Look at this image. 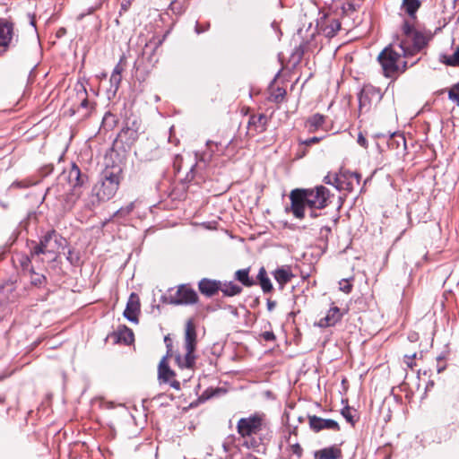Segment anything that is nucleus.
Returning <instances> with one entry per match:
<instances>
[{
	"mask_svg": "<svg viewBox=\"0 0 459 459\" xmlns=\"http://www.w3.org/2000/svg\"><path fill=\"white\" fill-rule=\"evenodd\" d=\"M276 306V302L275 301H273V300H268L267 301V308L269 311H272Z\"/></svg>",
	"mask_w": 459,
	"mask_h": 459,
	"instance_id": "44",
	"label": "nucleus"
},
{
	"mask_svg": "<svg viewBox=\"0 0 459 459\" xmlns=\"http://www.w3.org/2000/svg\"><path fill=\"white\" fill-rule=\"evenodd\" d=\"M342 455V450L336 446L317 450L314 454L316 459H340Z\"/></svg>",
	"mask_w": 459,
	"mask_h": 459,
	"instance_id": "15",
	"label": "nucleus"
},
{
	"mask_svg": "<svg viewBox=\"0 0 459 459\" xmlns=\"http://www.w3.org/2000/svg\"><path fill=\"white\" fill-rule=\"evenodd\" d=\"M208 28H209V24H207V25L204 27V26H201V25H199L198 23H196V25H195V32H196L197 34H200V33H202V32H204V31L207 30H208Z\"/></svg>",
	"mask_w": 459,
	"mask_h": 459,
	"instance_id": "39",
	"label": "nucleus"
},
{
	"mask_svg": "<svg viewBox=\"0 0 459 459\" xmlns=\"http://www.w3.org/2000/svg\"><path fill=\"white\" fill-rule=\"evenodd\" d=\"M420 6V0H403L402 9L412 19L415 18V13Z\"/></svg>",
	"mask_w": 459,
	"mask_h": 459,
	"instance_id": "22",
	"label": "nucleus"
},
{
	"mask_svg": "<svg viewBox=\"0 0 459 459\" xmlns=\"http://www.w3.org/2000/svg\"><path fill=\"white\" fill-rule=\"evenodd\" d=\"M197 301L196 291L186 285L179 286L172 299V303L176 305H193Z\"/></svg>",
	"mask_w": 459,
	"mask_h": 459,
	"instance_id": "7",
	"label": "nucleus"
},
{
	"mask_svg": "<svg viewBox=\"0 0 459 459\" xmlns=\"http://www.w3.org/2000/svg\"><path fill=\"white\" fill-rule=\"evenodd\" d=\"M122 72H123V67L121 66L120 64H117L115 66V68L111 74V76L109 79V82H110L109 91H112L114 93H116V91L119 88V85H120V82L122 80Z\"/></svg>",
	"mask_w": 459,
	"mask_h": 459,
	"instance_id": "18",
	"label": "nucleus"
},
{
	"mask_svg": "<svg viewBox=\"0 0 459 459\" xmlns=\"http://www.w3.org/2000/svg\"><path fill=\"white\" fill-rule=\"evenodd\" d=\"M309 426L315 432H319L323 429H331L338 431L340 429L337 421L330 419H323L316 415L308 416Z\"/></svg>",
	"mask_w": 459,
	"mask_h": 459,
	"instance_id": "9",
	"label": "nucleus"
},
{
	"mask_svg": "<svg viewBox=\"0 0 459 459\" xmlns=\"http://www.w3.org/2000/svg\"><path fill=\"white\" fill-rule=\"evenodd\" d=\"M322 139H323V137L314 136V137L308 138L307 140L304 141L302 143L306 144V145H312L314 143H319Z\"/></svg>",
	"mask_w": 459,
	"mask_h": 459,
	"instance_id": "35",
	"label": "nucleus"
},
{
	"mask_svg": "<svg viewBox=\"0 0 459 459\" xmlns=\"http://www.w3.org/2000/svg\"><path fill=\"white\" fill-rule=\"evenodd\" d=\"M443 62L451 66H459V47L451 56H444Z\"/></svg>",
	"mask_w": 459,
	"mask_h": 459,
	"instance_id": "27",
	"label": "nucleus"
},
{
	"mask_svg": "<svg viewBox=\"0 0 459 459\" xmlns=\"http://www.w3.org/2000/svg\"><path fill=\"white\" fill-rule=\"evenodd\" d=\"M339 289L344 293H350L352 290V285L347 279H342L339 281Z\"/></svg>",
	"mask_w": 459,
	"mask_h": 459,
	"instance_id": "31",
	"label": "nucleus"
},
{
	"mask_svg": "<svg viewBox=\"0 0 459 459\" xmlns=\"http://www.w3.org/2000/svg\"><path fill=\"white\" fill-rule=\"evenodd\" d=\"M198 288L202 294L212 297L220 290L221 281L204 278L199 281Z\"/></svg>",
	"mask_w": 459,
	"mask_h": 459,
	"instance_id": "13",
	"label": "nucleus"
},
{
	"mask_svg": "<svg viewBox=\"0 0 459 459\" xmlns=\"http://www.w3.org/2000/svg\"><path fill=\"white\" fill-rule=\"evenodd\" d=\"M265 427L264 415L254 414L241 418L237 424V431L242 437H249L257 435Z\"/></svg>",
	"mask_w": 459,
	"mask_h": 459,
	"instance_id": "5",
	"label": "nucleus"
},
{
	"mask_svg": "<svg viewBox=\"0 0 459 459\" xmlns=\"http://www.w3.org/2000/svg\"><path fill=\"white\" fill-rule=\"evenodd\" d=\"M60 247L59 238L55 231L47 233L36 245L31 251V255H39L40 254H56Z\"/></svg>",
	"mask_w": 459,
	"mask_h": 459,
	"instance_id": "6",
	"label": "nucleus"
},
{
	"mask_svg": "<svg viewBox=\"0 0 459 459\" xmlns=\"http://www.w3.org/2000/svg\"><path fill=\"white\" fill-rule=\"evenodd\" d=\"M342 317V313L338 307H332L326 315L319 319L316 325L319 327H330L338 323Z\"/></svg>",
	"mask_w": 459,
	"mask_h": 459,
	"instance_id": "12",
	"label": "nucleus"
},
{
	"mask_svg": "<svg viewBox=\"0 0 459 459\" xmlns=\"http://www.w3.org/2000/svg\"><path fill=\"white\" fill-rule=\"evenodd\" d=\"M78 93H81L82 96L87 95L86 90L82 86H80V90H79Z\"/></svg>",
	"mask_w": 459,
	"mask_h": 459,
	"instance_id": "47",
	"label": "nucleus"
},
{
	"mask_svg": "<svg viewBox=\"0 0 459 459\" xmlns=\"http://www.w3.org/2000/svg\"><path fill=\"white\" fill-rule=\"evenodd\" d=\"M118 341L130 344L134 342V333L126 326H123L118 330Z\"/></svg>",
	"mask_w": 459,
	"mask_h": 459,
	"instance_id": "26",
	"label": "nucleus"
},
{
	"mask_svg": "<svg viewBox=\"0 0 459 459\" xmlns=\"http://www.w3.org/2000/svg\"><path fill=\"white\" fill-rule=\"evenodd\" d=\"M43 275L36 274L35 277L32 279V283L35 285L41 284L44 280Z\"/></svg>",
	"mask_w": 459,
	"mask_h": 459,
	"instance_id": "38",
	"label": "nucleus"
},
{
	"mask_svg": "<svg viewBox=\"0 0 459 459\" xmlns=\"http://www.w3.org/2000/svg\"><path fill=\"white\" fill-rule=\"evenodd\" d=\"M331 232V228L328 226H323L320 230L321 237H326Z\"/></svg>",
	"mask_w": 459,
	"mask_h": 459,
	"instance_id": "41",
	"label": "nucleus"
},
{
	"mask_svg": "<svg viewBox=\"0 0 459 459\" xmlns=\"http://www.w3.org/2000/svg\"><path fill=\"white\" fill-rule=\"evenodd\" d=\"M170 385H171L173 388L177 389V390H178V389L180 388V384H179V382H178V381H177V380H173V381H171V382H170Z\"/></svg>",
	"mask_w": 459,
	"mask_h": 459,
	"instance_id": "45",
	"label": "nucleus"
},
{
	"mask_svg": "<svg viewBox=\"0 0 459 459\" xmlns=\"http://www.w3.org/2000/svg\"><path fill=\"white\" fill-rule=\"evenodd\" d=\"M341 29V22L337 19L328 21V23L323 28L325 35L328 38H333Z\"/></svg>",
	"mask_w": 459,
	"mask_h": 459,
	"instance_id": "23",
	"label": "nucleus"
},
{
	"mask_svg": "<svg viewBox=\"0 0 459 459\" xmlns=\"http://www.w3.org/2000/svg\"><path fill=\"white\" fill-rule=\"evenodd\" d=\"M359 108L362 109L363 107H364V97L361 96L360 99H359Z\"/></svg>",
	"mask_w": 459,
	"mask_h": 459,
	"instance_id": "49",
	"label": "nucleus"
},
{
	"mask_svg": "<svg viewBox=\"0 0 459 459\" xmlns=\"http://www.w3.org/2000/svg\"><path fill=\"white\" fill-rule=\"evenodd\" d=\"M325 121V117L321 114H314L309 117L306 121V128L309 133H315L317 130L323 128Z\"/></svg>",
	"mask_w": 459,
	"mask_h": 459,
	"instance_id": "17",
	"label": "nucleus"
},
{
	"mask_svg": "<svg viewBox=\"0 0 459 459\" xmlns=\"http://www.w3.org/2000/svg\"><path fill=\"white\" fill-rule=\"evenodd\" d=\"M267 117L264 114L253 115L249 117L247 128L250 132L262 133L265 130Z\"/></svg>",
	"mask_w": 459,
	"mask_h": 459,
	"instance_id": "14",
	"label": "nucleus"
},
{
	"mask_svg": "<svg viewBox=\"0 0 459 459\" xmlns=\"http://www.w3.org/2000/svg\"><path fill=\"white\" fill-rule=\"evenodd\" d=\"M30 185H32V183L30 181H15L12 184V186L21 188V187H28Z\"/></svg>",
	"mask_w": 459,
	"mask_h": 459,
	"instance_id": "33",
	"label": "nucleus"
},
{
	"mask_svg": "<svg viewBox=\"0 0 459 459\" xmlns=\"http://www.w3.org/2000/svg\"><path fill=\"white\" fill-rule=\"evenodd\" d=\"M196 348V332L194 324L188 321L186 325L184 349L186 353L184 355H177L176 361L180 368L193 369L195 365L196 357L195 351Z\"/></svg>",
	"mask_w": 459,
	"mask_h": 459,
	"instance_id": "4",
	"label": "nucleus"
},
{
	"mask_svg": "<svg viewBox=\"0 0 459 459\" xmlns=\"http://www.w3.org/2000/svg\"><path fill=\"white\" fill-rule=\"evenodd\" d=\"M262 336L265 341H273L275 339V335L273 332H264Z\"/></svg>",
	"mask_w": 459,
	"mask_h": 459,
	"instance_id": "36",
	"label": "nucleus"
},
{
	"mask_svg": "<svg viewBox=\"0 0 459 459\" xmlns=\"http://www.w3.org/2000/svg\"><path fill=\"white\" fill-rule=\"evenodd\" d=\"M289 444H290V451L298 455L299 457H300L302 455V452H303V449L302 447L300 446V445L297 442L295 443H292L291 442V437L290 436L289 437V440H288Z\"/></svg>",
	"mask_w": 459,
	"mask_h": 459,
	"instance_id": "30",
	"label": "nucleus"
},
{
	"mask_svg": "<svg viewBox=\"0 0 459 459\" xmlns=\"http://www.w3.org/2000/svg\"><path fill=\"white\" fill-rule=\"evenodd\" d=\"M13 25L6 20L0 19V48L4 52L12 42Z\"/></svg>",
	"mask_w": 459,
	"mask_h": 459,
	"instance_id": "11",
	"label": "nucleus"
},
{
	"mask_svg": "<svg viewBox=\"0 0 459 459\" xmlns=\"http://www.w3.org/2000/svg\"><path fill=\"white\" fill-rule=\"evenodd\" d=\"M140 313V299L137 294L132 293L128 299L124 316L133 323H138V315Z\"/></svg>",
	"mask_w": 459,
	"mask_h": 459,
	"instance_id": "10",
	"label": "nucleus"
},
{
	"mask_svg": "<svg viewBox=\"0 0 459 459\" xmlns=\"http://www.w3.org/2000/svg\"><path fill=\"white\" fill-rule=\"evenodd\" d=\"M359 181L360 176L355 172L334 176V186L338 190L351 192L354 188V184L359 185Z\"/></svg>",
	"mask_w": 459,
	"mask_h": 459,
	"instance_id": "8",
	"label": "nucleus"
},
{
	"mask_svg": "<svg viewBox=\"0 0 459 459\" xmlns=\"http://www.w3.org/2000/svg\"><path fill=\"white\" fill-rule=\"evenodd\" d=\"M208 28H209V24H207V25L204 27V26H201V25H199L198 23H196V25H195V32H196L197 34H200V33H202V32H204V31L207 30H208Z\"/></svg>",
	"mask_w": 459,
	"mask_h": 459,
	"instance_id": "40",
	"label": "nucleus"
},
{
	"mask_svg": "<svg viewBox=\"0 0 459 459\" xmlns=\"http://www.w3.org/2000/svg\"><path fill=\"white\" fill-rule=\"evenodd\" d=\"M67 259L70 260L72 264H76L79 261V256L77 255H74V252L70 250Z\"/></svg>",
	"mask_w": 459,
	"mask_h": 459,
	"instance_id": "37",
	"label": "nucleus"
},
{
	"mask_svg": "<svg viewBox=\"0 0 459 459\" xmlns=\"http://www.w3.org/2000/svg\"><path fill=\"white\" fill-rule=\"evenodd\" d=\"M415 357V354L412 355V357L405 356L404 362L407 364L408 367L412 368L413 367V358Z\"/></svg>",
	"mask_w": 459,
	"mask_h": 459,
	"instance_id": "42",
	"label": "nucleus"
},
{
	"mask_svg": "<svg viewBox=\"0 0 459 459\" xmlns=\"http://www.w3.org/2000/svg\"><path fill=\"white\" fill-rule=\"evenodd\" d=\"M289 197L290 206L286 208V212L301 220L305 217L306 206L311 210L323 209L327 206L330 192L324 186H317L314 188H296L290 191ZM310 216L315 218L317 214L311 211Z\"/></svg>",
	"mask_w": 459,
	"mask_h": 459,
	"instance_id": "2",
	"label": "nucleus"
},
{
	"mask_svg": "<svg viewBox=\"0 0 459 459\" xmlns=\"http://www.w3.org/2000/svg\"><path fill=\"white\" fill-rule=\"evenodd\" d=\"M357 143L363 148H368V141L362 133L359 134Z\"/></svg>",
	"mask_w": 459,
	"mask_h": 459,
	"instance_id": "34",
	"label": "nucleus"
},
{
	"mask_svg": "<svg viewBox=\"0 0 459 459\" xmlns=\"http://www.w3.org/2000/svg\"><path fill=\"white\" fill-rule=\"evenodd\" d=\"M293 274L289 269L279 268L274 272V279L279 283L280 288L283 289L284 285L289 282Z\"/></svg>",
	"mask_w": 459,
	"mask_h": 459,
	"instance_id": "19",
	"label": "nucleus"
},
{
	"mask_svg": "<svg viewBox=\"0 0 459 459\" xmlns=\"http://www.w3.org/2000/svg\"><path fill=\"white\" fill-rule=\"evenodd\" d=\"M429 40L428 34L415 29L409 21H405L397 41L390 44L378 55L377 59L385 76L394 77L399 73H403L407 68V62L403 57L416 55Z\"/></svg>",
	"mask_w": 459,
	"mask_h": 459,
	"instance_id": "1",
	"label": "nucleus"
},
{
	"mask_svg": "<svg viewBox=\"0 0 459 459\" xmlns=\"http://www.w3.org/2000/svg\"><path fill=\"white\" fill-rule=\"evenodd\" d=\"M325 184H330L334 186V176L331 177L330 175L326 176L324 179Z\"/></svg>",
	"mask_w": 459,
	"mask_h": 459,
	"instance_id": "43",
	"label": "nucleus"
},
{
	"mask_svg": "<svg viewBox=\"0 0 459 459\" xmlns=\"http://www.w3.org/2000/svg\"><path fill=\"white\" fill-rule=\"evenodd\" d=\"M121 179V167L114 166L105 169L101 179L93 186L91 195L86 201L85 205L89 209H93L101 202L110 200L117 193Z\"/></svg>",
	"mask_w": 459,
	"mask_h": 459,
	"instance_id": "3",
	"label": "nucleus"
},
{
	"mask_svg": "<svg viewBox=\"0 0 459 459\" xmlns=\"http://www.w3.org/2000/svg\"><path fill=\"white\" fill-rule=\"evenodd\" d=\"M81 106H82V108H87V106H88V100H87V98H86V97L82 99V102H81Z\"/></svg>",
	"mask_w": 459,
	"mask_h": 459,
	"instance_id": "46",
	"label": "nucleus"
},
{
	"mask_svg": "<svg viewBox=\"0 0 459 459\" xmlns=\"http://www.w3.org/2000/svg\"><path fill=\"white\" fill-rule=\"evenodd\" d=\"M68 179H69L70 184L74 187L82 186L84 182V180L81 175V170L75 164H74L72 166V168L70 169V170L68 172Z\"/></svg>",
	"mask_w": 459,
	"mask_h": 459,
	"instance_id": "20",
	"label": "nucleus"
},
{
	"mask_svg": "<svg viewBox=\"0 0 459 459\" xmlns=\"http://www.w3.org/2000/svg\"><path fill=\"white\" fill-rule=\"evenodd\" d=\"M134 202H131L130 204H128L127 205L120 208L118 211H117L116 212V216L117 217H126L127 216L129 213L132 212V211L134 210Z\"/></svg>",
	"mask_w": 459,
	"mask_h": 459,
	"instance_id": "29",
	"label": "nucleus"
},
{
	"mask_svg": "<svg viewBox=\"0 0 459 459\" xmlns=\"http://www.w3.org/2000/svg\"><path fill=\"white\" fill-rule=\"evenodd\" d=\"M449 99L459 106V86L453 88L448 93Z\"/></svg>",
	"mask_w": 459,
	"mask_h": 459,
	"instance_id": "32",
	"label": "nucleus"
},
{
	"mask_svg": "<svg viewBox=\"0 0 459 459\" xmlns=\"http://www.w3.org/2000/svg\"><path fill=\"white\" fill-rule=\"evenodd\" d=\"M164 341H165V342L167 343V347H168V349H169L168 353H169V351H170V346H171V345H170V343H169L170 340H169V337H165Z\"/></svg>",
	"mask_w": 459,
	"mask_h": 459,
	"instance_id": "48",
	"label": "nucleus"
},
{
	"mask_svg": "<svg viewBox=\"0 0 459 459\" xmlns=\"http://www.w3.org/2000/svg\"><path fill=\"white\" fill-rule=\"evenodd\" d=\"M247 459H258L257 457L254 456V455H250L248 458Z\"/></svg>",
	"mask_w": 459,
	"mask_h": 459,
	"instance_id": "50",
	"label": "nucleus"
},
{
	"mask_svg": "<svg viewBox=\"0 0 459 459\" xmlns=\"http://www.w3.org/2000/svg\"><path fill=\"white\" fill-rule=\"evenodd\" d=\"M249 269H241L238 270L235 273V279L240 281L242 284H244L247 287H250L254 285L255 281L249 278Z\"/></svg>",
	"mask_w": 459,
	"mask_h": 459,
	"instance_id": "25",
	"label": "nucleus"
},
{
	"mask_svg": "<svg viewBox=\"0 0 459 459\" xmlns=\"http://www.w3.org/2000/svg\"><path fill=\"white\" fill-rule=\"evenodd\" d=\"M220 290L228 297H232L235 295L239 294L242 291V288L234 283L233 281H227L224 283L221 282V289Z\"/></svg>",
	"mask_w": 459,
	"mask_h": 459,
	"instance_id": "21",
	"label": "nucleus"
},
{
	"mask_svg": "<svg viewBox=\"0 0 459 459\" xmlns=\"http://www.w3.org/2000/svg\"><path fill=\"white\" fill-rule=\"evenodd\" d=\"M257 279L264 292H270L273 290V284L271 280L268 278L266 271L264 267L259 270Z\"/></svg>",
	"mask_w": 459,
	"mask_h": 459,
	"instance_id": "24",
	"label": "nucleus"
},
{
	"mask_svg": "<svg viewBox=\"0 0 459 459\" xmlns=\"http://www.w3.org/2000/svg\"><path fill=\"white\" fill-rule=\"evenodd\" d=\"M167 357L168 355L161 359L158 368L159 379L164 383L169 382L175 376L174 371L169 367Z\"/></svg>",
	"mask_w": 459,
	"mask_h": 459,
	"instance_id": "16",
	"label": "nucleus"
},
{
	"mask_svg": "<svg viewBox=\"0 0 459 459\" xmlns=\"http://www.w3.org/2000/svg\"><path fill=\"white\" fill-rule=\"evenodd\" d=\"M342 415L351 425H354V423L356 422L354 411L351 408H350V407L343 408L342 410Z\"/></svg>",
	"mask_w": 459,
	"mask_h": 459,
	"instance_id": "28",
	"label": "nucleus"
}]
</instances>
